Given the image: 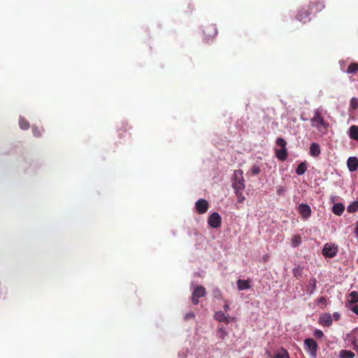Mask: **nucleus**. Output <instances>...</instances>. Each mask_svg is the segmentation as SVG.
Here are the masks:
<instances>
[{"label": "nucleus", "mask_w": 358, "mask_h": 358, "mask_svg": "<svg viewBox=\"0 0 358 358\" xmlns=\"http://www.w3.org/2000/svg\"><path fill=\"white\" fill-rule=\"evenodd\" d=\"M325 115L326 112L318 108L314 110L313 115L310 118L311 126L322 135L327 134L329 128V123L324 119Z\"/></svg>", "instance_id": "nucleus-1"}, {"label": "nucleus", "mask_w": 358, "mask_h": 358, "mask_svg": "<svg viewBox=\"0 0 358 358\" xmlns=\"http://www.w3.org/2000/svg\"><path fill=\"white\" fill-rule=\"evenodd\" d=\"M232 187L235 191H244L245 188L243 171L241 169L234 171L232 178Z\"/></svg>", "instance_id": "nucleus-2"}, {"label": "nucleus", "mask_w": 358, "mask_h": 358, "mask_svg": "<svg viewBox=\"0 0 358 358\" xmlns=\"http://www.w3.org/2000/svg\"><path fill=\"white\" fill-rule=\"evenodd\" d=\"M304 349L310 354V357L315 358L317 356V352L318 345L316 341L313 338H306L304 341Z\"/></svg>", "instance_id": "nucleus-3"}, {"label": "nucleus", "mask_w": 358, "mask_h": 358, "mask_svg": "<svg viewBox=\"0 0 358 358\" xmlns=\"http://www.w3.org/2000/svg\"><path fill=\"white\" fill-rule=\"evenodd\" d=\"M203 33L205 36L204 40L208 42L217 35V29L215 24H207L203 27Z\"/></svg>", "instance_id": "nucleus-4"}, {"label": "nucleus", "mask_w": 358, "mask_h": 358, "mask_svg": "<svg viewBox=\"0 0 358 358\" xmlns=\"http://www.w3.org/2000/svg\"><path fill=\"white\" fill-rule=\"evenodd\" d=\"M322 252L325 257L333 258L338 252V246L335 244L326 243Z\"/></svg>", "instance_id": "nucleus-5"}, {"label": "nucleus", "mask_w": 358, "mask_h": 358, "mask_svg": "<svg viewBox=\"0 0 358 358\" xmlns=\"http://www.w3.org/2000/svg\"><path fill=\"white\" fill-rule=\"evenodd\" d=\"M206 294V289L201 285L195 287L192 294V301L194 305H197L199 298L204 296Z\"/></svg>", "instance_id": "nucleus-6"}, {"label": "nucleus", "mask_w": 358, "mask_h": 358, "mask_svg": "<svg viewBox=\"0 0 358 358\" xmlns=\"http://www.w3.org/2000/svg\"><path fill=\"white\" fill-rule=\"evenodd\" d=\"M297 210L303 220H307L312 213L310 206L306 203H300L297 207Z\"/></svg>", "instance_id": "nucleus-7"}, {"label": "nucleus", "mask_w": 358, "mask_h": 358, "mask_svg": "<svg viewBox=\"0 0 358 358\" xmlns=\"http://www.w3.org/2000/svg\"><path fill=\"white\" fill-rule=\"evenodd\" d=\"M222 218L217 213H212L208 219V224L213 228H219L221 226Z\"/></svg>", "instance_id": "nucleus-8"}, {"label": "nucleus", "mask_w": 358, "mask_h": 358, "mask_svg": "<svg viewBox=\"0 0 358 358\" xmlns=\"http://www.w3.org/2000/svg\"><path fill=\"white\" fill-rule=\"evenodd\" d=\"M209 204L207 200L203 199H199L195 203V208L198 213L203 214L208 210Z\"/></svg>", "instance_id": "nucleus-9"}, {"label": "nucleus", "mask_w": 358, "mask_h": 358, "mask_svg": "<svg viewBox=\"0 0 358 358\" xmlns=\"http://www.w3.org/2000/svg\"><path fill=\"white\" fill-rule=\"evenodd\" d=\"M332 317L331 314L324 313L320 317V323L324 327H330L332 324Z\"/></svg>", "instance_id": "nucleus-10"}, {"label": "nucleus", "mask_w": 358, "mask_h": 358, "mask_svg": "<svg viewBox=\"0 0 358 358\" xmlns=\"http://www.w3.org/2000/svg\"><path fill=\"white\" fill-rule=\"evenodd\" d=\"M324 8V3L322 0L311 1L309 6V9H315V12L322 10Z\"/></svg>", "instance_id": "nucleus-11"}, {"label": "nucleus", "mask_w": 358, "mask_h": 358, "mask_svg": "<svg viewBox=\"0 0 358 358\" xmlns=\"http://www.w3.org/2000/svg\"><path fill=\"white\" fill-rule=\"evenodd\" d=\"M348 167L350 171H355L358 167V159L355 157H349L347 162Z\"/></svg>", "instance_id": "nucleus-12"}, {"label": "nucleus", "mask_w": 358, "mask_h": 358, "mask_svg": "<svg viewBox=\"0 0 358 358\" xmlns=\"http://www.w3.org/2000/svg\"><path fill=\"white\" fill-rule=\"evenodd\" d=\"M214 319L218 322H223L226 324L229 323V318L222 311H217L214 315Z\"/></svg>", "instance_id": "nucleus-13"}, {"label": "nucleus", "mask_w": 358, "mask_h": 358, "mask_svg": "<svg viewBox=\"0 0 358 358\" xmlns=\"http://www.w3.org/2000/svg\"><path fill=\"white\" fill-rule=\"evenodd\" d=\"M321 153V150L319 144L313 143L310 147V155L314 157H318Z\"/></svg>", "instance_id": "nucleus-14"}, {"label": "nucleus", "mask_w": 358, "mask_h": 358, "mask_svg": "<svg viewBox=\"0 0 358 358\" xmlns=\"http://www.w3.org/2000/svg\"><path fill=\"white\" fill-rule=\"evenodd\" d=\"M275 155L279 160L285 161L287 159V148L275 149Z\"/></svg>", "instance_id": "nucleus-15"}, {"label": "nucleus", "mask_w": 358, "mask_h": 358, "mask_svg": "<svg viewBox=\"0 0 358 358\" xmlns=\"http://www.w3.org/2000/svg\"><path fill=\"white\" fill-rule=\"evenodd\" d=\"M250 280H237V287L238 290H245L250 288Z\"/></svg>", "instance_id": "nucleus-16"}, {"label": "nucleus", "mask_w": 358, "mask_h": 358, "mask_svg": "<svg viewBox=\"0 0 358 358\" xmlns=\"http://www.w3.org/2000/svg\"><path fill=\"white\" fill-rule=\"evenodd\" d=\"M344 210L345 206L341 203H335L332 207V212L336 215H341Z\"/></svg>", "instance_id": "nucleus-17"}, {"label": "nucleus", "mask_w": 358, "mask_h": 358, "mask_svg": "<svg viewBox=\"0 0 358 358\" xmlns=\"http://www.w3.org/2000/svg\"><path fill=\"white\" fill-rule=\"evenodd\" d=\"M349 306L358 303V292L352 291L350 293L348 299Z\"/></svg>", "instance_id": "nucleus-18"}, {"label": "nucleus", "mask_w": 358, "mask_h": 358, "mask_svg": "<svg viewBox=\"0 0 358 358\" xmlns=\"http://www.w3.org/2000/svg\"><path fill=\"white\" fill-rule=\"evenodd\" d=\"M349 136L351 139L358 141V126L352 125L349 129Z\"/></svg>", "instance_id": "nucleus-19"}, {"label": "nucleus", "mask_w": 358, "mask_h": 358, "mask_svg": "<svg viewBox=\"0 0 358 358\" xmlns=\"http://www.w3.org/2000/svg\"><path fill=\"white\" fill-rule=\"evenodd\" d=\"M273 358H290L287 350L281 348L273 357Z\"/></svg>", "instance_id": "nucleus-20"}, {"label": "nucleus", "mask_w": 358, "mask_h": 358, "mask_svg": "<svg viewBox=\"0 0 358 358\" xmlns=\"http://www.w3.org/2000/svg\"><path fill=\"white\" fill-rule=\"evenodd\" d=\"M302 243L301 236L299 234L294 235L291 238V245L293 248L299 246Z\"/></svg>", "instance_id": "nucleus-21"}, {"label": "nucleus", "mask_w": 358, "mask_h": 358, "mask_svg": "<svg viewBox=\"0 0 358 358\" xmlns=\"http://www.w3.org/2000/svg\"><path fill=\"white\" fill-rule=\"evenodd\" d=\"M307 171V163L306 162L300 163L296 169V173L299 176H301Z\"/></svg>", "instance_id": "nucleus-22"}, {"label": "nucleus", "mask_w": 358, "mask_h": 358, "mask_svg": "<svg viewBox=\"0 0 358 358\" xmlns=\"http://www.w3.org/2000/svg\"><path fill=\"white\" fill-rule=\"evenodd\" d=\"M339 358H354L355 355L350 350H341L338 355Z\"/></svg>", "instance_id": "nucleus-23"}, {"label": "nucleus", "mask_w": 358, "mask_h": 358, "mask_svg": "<svg viewBox=\"0 0 358 358\" xmlns=\"http://www.w3.org/2000/svg\"><path fill=\"white\" fill-rule=\"evenodd\" d=\"M309 15H310V13L307 10H304V11L299 10L296 15V18L299 21H303L305 22L306 19L308 18Z\"/></svg>", "instance_id": "nucleus-24"}, {"label": "nucleus", "mask_w": 358, "mask_h": 358, "mask_svg": "<svg viewBox=\"0 0 358 358\" xmlns=\"http://www.w3.org/2000/svg\"><path fill=\"white\" fill-rule=\"evenodd\" d=\"M357 72H358V63L355 62L351 63L346 70V73L350 74H353Z\"/></svg>", "instance_id": "nucleus-25"}, {"label": "nucleus", "mask_w": 358, "mask_h": 358, "mask_svg": "<svg viewBox=\"0 0 358 358\" xmlns=\"http://www.w3.org/2000/svg\"><path fill=\"white\" fill-rule=\"evenodd\" d=\"M317 280L315 278H311L308 282V291L313 294L316 288Z\"/></svg>", "instance_id": "nucleus-26"}, {"label": "nucleus", "mask_w": 358, "mask_h": 358, "mask_svg": "<svg viewBox=\"0 0 358 358\" xmlns=\"http://www.w3.org/2000/svg\"><path fill=\"white\" fill-rule=\"evenodd\" d=\"M348 212L350 213H355L358 210V201H354L347 207Z\"/></svg>", "instance_id": "nucleus-27"}, {"label": "nucleus", "mask_w": 358, "mask_h": 358, "mask_svg": "<svg viewBox=\"0 0 358 358\" xmlns=\"http://www.w3.org/2000/svg\"><path fill=\"white\" fill-rule=\"evenodd\" d=\"M19 125H20V127L22 129H24V130H26V129H28L29 128V122L23 118V117H20V120H19Z\"/></svg>", "instance_id": "nucleus-28"}, {"label": "nucleus", "mask_w": 358, "mask_h": 358, "mask_svg": "<svg viewBox=\"0 0 358 358\" xmlns=\"http://www.w3.org/2000/svg\"><path fill=\"white\" fill-rule=\"evenodd\" d=\"M350 110H355L358 108V99L357 97H352L350 101Z\"/></svg>", "instance_id": "nucleus-29"}, {"label": "nucleus", "mask_w": 358, "mask_h": 358, "mask_svg": "<svg viewBox=\"0 0 358 358\" xmlns=\"http://www.w3.org/2000/svg\"><path fill=\"white\" fill-rule=\"evenodd\" d=\"M243 191H235L234 194L236 196L238 203H242L245 200V197L243 194Z\"/></svg>", "instance_id": "nucleus-30"}, {"label": "nucleus", "mask_w": 358, "mask_h": 358, "mask_svg": "<svg viewBox=\"0 0 358 358\" xmlns=\"http://www.w3.org/2000/svg\"><path fill=\"white\" fill-rule=\"evenodd\" d=\"M261 172V169L259 166L255 164L253 165L250 170V173L252 175V176H256V175H258L259 173Z\"/></svg>", "instance_id": "nucleus-31"}, {"label": "nucleus", "mask_w": 358, "mask_h": 358, "mask_svg": "<svg viewBox=\"0 0 358 358\" xmlns=\"http://www.w3.org/2000/svg\"><path fill=\"white\" fill-rule=\"evenodd\" d=\"M275 143L278 146L280 147V148H286L287 142L284 138H278Z\"/></svg>", "instance_id": "nucleus-32"}, {"label": "nucleus", "mask_w": 358, "mask_h": 358, "mask_svg": "<svg viewBox=\"0 0 358 358\" xmlns=\"http://www.w3.org/2000/svg\"><path fill=\"white\" fill-rule=\"evenodd\" d=\"M218 333L220 334L219 336L222 340H224L227 336V332L224 330L223 327H218Z\"/></svg>", "instance_id": "nucleus-33"}, {"label": "nucleus", "mask_w": 358, "mask_h": 358, "mask_svg": "<svg viewBox=\"0 0 358 358\" xmlns=\"http://www.w3.org/2000/svg\"><path fill=\"white\" fill-rule=\"evenodd\" d=\"M32 131H33V134L35 137H40L41 136V131L40 130V129L36 126H34L32 127Z\"/></svg>", "instance_id": "nucleus-34"}, {"label": "nucleus", "mask_w": 358, "mask_h": 358, "mask_svg": "<svg viewBox=\"0 0 358 358\" xmlns=\"http://www.w3.org/2000/svg\"><path fill=\"white\" fill-rule=\"evenodd\" d=\"M285 192H286V188L285 187L279 186L277 187L276 192L278 196H283L285 194Z\"/></svg>", "instance_id": "nucleus-35"}, {"label": "nucleus", "mask_w": 358, "mask_h": 358, "mask_svg": "<svg viewBox=\"0 0 358 358\" xmlns=\"http://www.w3.org/2000/svg\"><path fill=\"white\" fill-rule=\"evenodd\" d=\"M314 336L317 338H322L324 336V333L320 329H315L314 331Z\"/></svg>", "instance_id": "nucleus-36"}, {"label": "nucleus", "mask_w": 358, "mask_h": 358, "mask_svg": "<svg viewBox=\"0 0 358 358\" xmlns=\"http://www.w3.org/2000/svg\"><path fill=\"white\" fill-rule=\"evenodd\" d=\"M349 308L355 314L358 315V306L357 305H352L348 306Z\"/></svg>", "instance_id": "nucleus-37"}, {"label": "nucleus", "mask_w": 358, "mask_h": 358, "mask_svg": "<svg viewBox=\"0 0 358 358\" xmlns=\"http://www.w3.org/2000/svg\"><path fill=\"white\" fill-rule=\"evenodd\" d=\"M194 316H195V315H194V314L192 312H189V313H187V314L185 315V319L186 320H189V319H190V318H193V317H194Z\"/></svg>", "instance_id": "nucleus-38"}, {"label": "nucleus", "mask_w": 358, "mask_h": 358, "mask_svg": "<svg viewBox=\"0 0 358 358\" xmlns=\"http://www.w3.org/2000/svg\"><path fill=\"white\" fill-rule=\"evenodd\" d=\"M331 317H332V319H334L336 321L339 320V319L341 317L340 314L338 313H334Z\"/></svg>", "instance_id": "nucleus-39"}, {"label": "nucleus", "mask_w": 358, "mask_h": 358, "mask_svg": "<svg viewBox=\"0 0 358 358\" xmlns=\"http://www.w3.org/2000/svg\"><path fill=\"white\" fill-rule=\"evenodd\" d=\"M271 117H269L268 115H265L264 117V120L266 122V123H268L270 121H271Z\"/></svg>", "instance_id": "nucleus-40"}, {"label": "nucleus", "mask_w": 358, "mask_h": 358, "mask_svg": "<svg viewBox=\"0 0 358 358\" xmlns=\"http://www.w3.org/2000/svg\"><path fill=\"white\" fill-rule=\"evenodd\" d=\"M224 310L225 312H228L229 310V306L227 303H226L224 306Z\"/></svg>", "instance_id": "nucleus-41"}, {"label": "nucleus", "mask_w": 358, "mask_h": 358, "mask_svg": "<svg viewBox=\"0 0 358 358\" xmlns=\"http://www.w3.org/2000/svg\"><path fill=\"white\" fill-rule=\"evenodd\" d=\"M358 348V345L357 344L356 341L353 343V349L356 350Z\"/></svg>", "instance_id": "nucleus-42"}, {"label": "nucleus", "mask_w": 358, "mask_h": 358, "mask_svg": "<svg viewBox=\"0 0 358 358\" xmlns=\"http://www.w3.org/2000/svg\"><path fill=\"white\" fill-rule=\"evenodd\" d=\"M325 301H326V300H325V299H324V297H321V298L320 299V301H321V302H324Z\"/></svg>", "instance_id": "nucleus-43"}, {"label": "nucleus", "mask_w": 358, "mask_h": 358, "mask_svg": "<svg viewBox=\"0 0 358 358\" xmlns=\"http://www.w3.org/2000/svg\"><path fill=\"white\" fill-rule=\"evenodd\" d=\"M267 355H268V357H271V355L270 352H268Z\"/></svg>", "instance_id": "nucleus-44"}]
</instances>
